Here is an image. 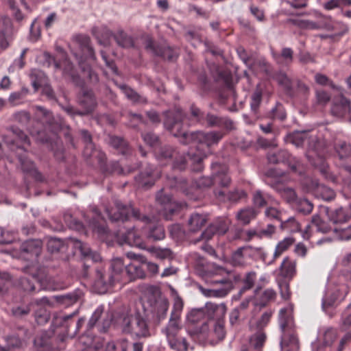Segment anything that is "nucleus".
<instances>
[{
  "label": "nucleus",
  "instance_id": "obj_1",
  "mask_svg": "<svg viewBox=\"0 0 351 351\" xmlns=\"http://www.w3.org/2000/svg\"><path fill=\"white\" fill-rule=\"evenodd\" d=\"M182 113L180 110H178L176 115L174 117L173 112H165V119L164 125L169 130L173 129L179 130L180 121H183ZM175 136L180 138V141L182 144H194L195 150L191 147L187 154V158L191 162L192 170L194 171H200L203 169L202 161L206 156L204 147L208 149V147L217 144L223 138V133L221 132H203L197 131L194 132H186L178 130L173 133Z\"/></svg>",
  "mask_w": 351,
  "mask_h": 351
},
{
  "label": "nucleus",
  "instance_id": "obj_2",
  "mask_svg": "<svg viewBox=\"0 0 351 351\" xmlns=\"http://www.w3.org/2000/svg\"><path fill=\"white\" fill-rule=\"evenodd\" d=\"M106 213L112 221H124L129 219L130 215L137 220L145 223L143 227L144 235L152 241H160L165 237L164 227L160 225L155 217L152 219L145 215H141L138 210L130 205H123L120 202H114V207L110 210L106 208Z\"/></svg>",
  "mask_w": 351,
  "mask_h": 351
},
{
  "label": "nucleus",
  "instance_id": "obj_3",
  "mask_svg": "<svg viewBox=\"0 0 351 351\" xmlns=\"http://www.w3.org/2000/svg\"><path fill=\"white\" fill-rule=\"evenodd\" d=\"M307 136L308 134L305 132H297L292 136V143L298 147L307 142L308 149L306 157L308 160L313 165L319 168L326 179L333 183H337L339 178L329 172L328 165L324 160V157L328 153L330 145L327 144L325 139L317 140L315 138L309 139Z\"/></svg>",
  "mask_w": 351,
  "mask_h": 351
},
{
  "label": "nucleus",
  "instance_id": "obj_4",
  "mask_svg": "<svg viewBox=\"0 0 351 351\" xmlns=\"http://www.w3.org/2000/svg\"><path fill=\"white\" fill-rule=\"evenodd\" d=\"M111 273L107 276L103 274L100 269H97V279L95 285L103 287V289L99 293L105 292L108 285H112L117 282H126L127 281L134 280L136 278H143L145 276L144 269L135 263H129L124 265L122 258H113L110 265Z\"/></svg>",
  "mask_w": 351,
  "mask_h": 351
},
{
  "label": "nucleus",
  "instance_id": "obj_5",
  "mask_svg": "<svg viewBox=\"0 0 351 351\" xmlns=\"http://www.w3.org/2000/svg\"><path fill=\"white\" fill-rule=\"evenodd\" d=\"M171 290L174 295L173 305L169 320L165 328L162 329V332L165 335L171 348L177 351H186L188 349L186 339L184 337H178V333L182 329L181 314L184 303L176 291L171 287Z\"/></svg>",
  "mask_w": 351,
  "mask_h": 351
},
{
  "label": "nucleus",
  "instance_id": "obj_6",
  "mask_svg": "<svg viewBox=\"0 0 351 351\" xmlns=\"http://www.w3.org/2000/svg\"><path fill=\"white\" fill-rule=\"evenodd\" d=\"M4 142L12 150L16 151L23 171L29 173L36 180H42V176L35 168L33 162L28 159L23 153L25 150V145H29V141L27 135L18 128H12L10 136L4 138Z\"/></svg>",
  "mask_w": 351,
  "mask_h": 351
},
{
  "label": "nucleus",
  "instance_id": "obj_7",
  "mask_svg": "<svg viewBox=\"0 0 351 351\" xmlns=\"http://www.w3.org/2000/svg\"><path fill=\"white\" fill-rule=\"evenodd\" d=\"M114 323L121 326L122 330L138 337L150 335L145 311L126 312L114 317Z\"/></svg>",
  "mask_w": 351,
  "mask_h": 351
},
{
  "label": "nucleus",
  "instance_id": "obj_8",
  "mask_svg": "<svg viewBox=\"0 0 351 351\" xmlns=\"http://www.w3.org/2000/svg\"><path fill=\"white\" fill-rule=\"evenodd\" d=\"M293 306L289 304L279 312V325L281 330L280 346L281 351H298L299 341L295 332Z\"/></svg>",
  "mask_w": 351,
  "mask_h": 351
},
{
  "label": "nucleus",
  "instance_id": "obj_9",
  "mask_svg": "<svg viewBox=\"0 0 351 351\" xmlns=\"http://www.w3.org/2000/svg\"><path fill=\"white\" fill-rule=\"evenodd\" d=\"M212 272L217 277L213 280V282L221 285L222 287L219 289H206L201 287L200 291L206 297L223 298L232 289L234 283L237 280V277L232 271L216 265H213Z\"/></svg>",
  "mask_w": 351,
  "mask_h": 351
},
{
  "label": "nucleus",
  "instance_id": "obj_10",
  "mask_svg": "<svg viewBox=\"0 0 351 351\" xmlns=\"http://www.w3.org/2000/svg\"><path fill=\"white\" fill-rule=\"evenodd\" d=\"M271 317V312L266 311L261 317L252 318L250 320V328L252 331H256V333L250 337V346L242 347L241 351H260L259 348L263 346L266 339V335L263 329L267 325Z\"/></svg>",
  "mask_w": 351,
  "mask_h": 351
},
{
  "label": "nucleus",
  "instance_id": "obj_11",
  "mask_svg": "<svg viewBox=\"0 0 351 351\" xmlns=\"http://www.w3.org/2000/svg\"><path fill=\"white\" fill-rule=\"evenodd\" d=\"M211 177H202L199 179L197 182L199 187H208L213 184L226 187L230 184V178L228 174L226 165L215 162L211 165Z\"/></svg>",
  "mask_w": 351,
  "mask_h": 351
},
{
  "label": "nucleus",
  "instance_id": "obj_12",
  "mask_svg": "<svg viewBox=\"0 0 351 351\" xmlns=\"http://www.w3.org/2000/svg\"><path fill=\"white\" fill-rule=\"evenodd\" d=\"M337 336V333L335 329H326L324 334V344L318 346L317 343H313V351H342L350 336L346 335L339 341H336Z\"/></svg>",
  "mask_w": 351,
  "mask_h": 351
},
{
  "label": "nucleus",
  "instance_id": "obj_13",
  "mask_svg": "<svg viewBox=\"0 0 351 351\" xmlns=\"http://www.w3.org/2000/svg\"><path fill=\"white\" fill-rule=\"evenodd\" d=\"M306 192L312 193L315 197L324 201H331L335 197V192L324 184H320L317 180L306 178L302 182Z\"/></svg>",
  "mask_w": 351,
  "mask_h": 351
},
{
  "label": "nucleus",
  "instance_id": "obj_14",
  "mask_svg": "<svg viewBox=\"0 0 351 351\" xmlns=\"http://www.w3.org/2000/svg\"><path fill=\"white\" fill-rule=\"evenodd\" d=\"M348 291V287L345 284L335 285L332 282H328L322 299V308L326 311V308L332 306L336 301L343 300Z\"/></svg>",
  "mask_w": 351,
  "mask_h": 351
},
{
  "label": "nucleus",
  "instance_id": "obj_15",
  "mask_svg": "<svg viewBox=\"0 0 351 351\" xmlns=\"http://www.w3.org/2000/svg\"><path fill=\"white\" fill-rule=\"evenodd\" d=\"M156 202L160 206L159 215L166 219H171L172 215L179 208L185 206V204L178 202L171 199V196L166 194L163 191H159L156 195Z\"/></svg>",
  "mask_w": 351,
  "mask_h": 351
},
{
  "label": "nucleus",
  "instance_id": "obj_16",
  "mask_svg": "<svg viewBox=\"0 0 351 351\" xmlns=\"http://www.w3.org/2000/svg\"><path fill=\"white\" fill-rule=\"evenodd\" d=\"M150 311L159 321L165 318L169 308L167 299L159 291H155L147 300Z\"/></svg>",
  "mask_w": 351,
  "mask_h": 351
},
{
  "label": "nucleus",
  "instance_id": "obj_17",
  "mask_svg": "<svg viewBox=\"0 0 351 351\" xmlns=\"http://www.w3.org/2000/svg\"><path fill=\"white\" fill-rule=\"evenodd\" d=\"M53 304V301L47 297L32 300L30 306L32 311L34 313V317L38 324H43L48 322L49 314L46 308L47 306H51Z\"/></svg>",
  "mask_w": 351,
  "mask_h": 351
},
{
  "label": "nucleus",
  "instance_id": "obj_18",
  "mask_svg": "<svg viewBox=\"0 0 351 351\" xmlns=\"http://www.w3.org/2000/svg\"><path fill=\"white\" fill-rule=\"evenodd\" d=\"M332 226L326 221L322 213L319 215H313L311 223L306 226L305 230L302 232V237L304 239L308 240L314 231L321 233H327L333 230Z\"/></svg>",
  "mask_w": 351,
  "mask_h": 351
},
{
  "label": "nucleus",
  "instance_id": "obj_19",
  "mask_svg": "<svg viewBox=\"0 0 351 351\" xmlns=\"http://www.w3.org/2000/svg\"><path fill=\"white\" fill-rule=\"evenodd\" d=\"M156 158L159 162L163 160L170 159L175 157L173 167L182 170L185 168V163L187 158L184 156H180L178 158V152L170 146H164L160 147L158 151L155 152Z\"/></svg>",
  "mask_w": 351,
  "mask_h": 351
},
{
  "label": "nucleus",
  "instance_id": "obj_20",
  "mask_svg": "<svg viewBox=\"0 0 351 351\" xmlns=\"http://www.w3.org/2000/svg\"><path fill=\"white\" fill-rule=\"evenodd\" d=\"M117 237L120 245L128 244L130 246L146 249L142 237L135 227L130 228L125 233L122 234L121 237L120 233H117Z\"/></svg>",
  "mask_w": 351,
  "mask_h": 351
},
{
  "label": "nucleus",
  "instance_id": "obj_21",
  "mask_svg": "<svg viewBox=\"0 0 351 351\" xmlns=\"http://www.w3.org/2000/svg\"><path fill=\"white\" fill-rule=\"evenodd\" d=\"M323 212L327 217V219L332 223L333 225L336 226L343 224L350 218L349 210L343 207L335 209L324 208Z\"/></svg>",
  "mask_w": 351,
  "mask_h": 351
},
{
  "label": "nucleus",
  "instance_id": "obj_22",
  "mask_svg": "<svg viewBox=\"0 0 351 351\" xmlns=\"http://www.w3.org/2000/svg\"><path fill=\"white\" fill-rule=\"evenodd\" d=\"M228 229V223L225 220H221L210 224L200 235V237L195 241L194 243L199 241L200 239L208 241L215 234L221 235L225 234Z\"/></svg>",
  "mask_w": 351,
  "mask_h": 351
},
{
  "label": "nucleus",
  "instance_id": "obj_23",
  "mask_svg": "<svg viewBox=\"0 0 351 351\" xmlns=\"http://www.w3.org/2000/svg\"><path fill=\"white\" fill-rule=\"evenodd\" d=\"M73 245L75 249L79 250L81 252L85 261V267H89L88 262L90 261L93 263H97L101 260V256L99 253L92 251L87 244L83 243L81 241L77 239L73 240Z\"/></svg>",
  "mask_w": 351,
  "mask_h": 351
},
{
  "label": "nucleus",
  "instance_id": "obj_24",
  "mask_svg": "<svg viewBox=\"0 0 351 351\" xmlns=\"http://www.w3.org/2000/svg\"><path fill=\"white\" fill-rule=\"evenodd\" d=\"M159 177V171L154 170L153 167L149 165L145 171L141 172V173L136 177V182L138 186L148 188L152 186L156 180Z\"/></svg>",
  "mask_w": 351,
  "mask_h": 351
},
{
  "label": "nucleus",
  "instance_id": "obj_25",
  "mask_svg": "<svg viewBox=\"0 0 351 351\" xmlns=\"http://www.w3.org/2000/svg\"><path fill=\"white\" fill-rule=\"evenodd\" d=\"M12 33L11 19L3 16L0 19V53L9 46L8 38Z\"/></svg>",
  "mask_w": 351,
  "mask_h": 351
},
{
  "label": "nucleus",
  "instance_id": "obj_26",
  "mask_svg": "<svg viewBox=\"0 0 351 351\" xmlns=\"http://www.w3.org/2000/svg\"><path fill=\"white\" fill-rule=\"evenodd\" d=\"M350 101L344 97H341L339 102L335 103L331 108L332 114L338 118L350 121Z\"/></svg>",
  "mask_w": 351,
  "mask_h": 351
},
{
  "label": "nucleus",
  "instance_id": "obj_27",
  "mask_svg": "<svg viewBox=\"0 0 351 351\" xmlns=\"http://www.w3.org/2000/svg\"><path fill=\"white\" fill-rule=\"evenodd\" d=\"M203 308L205 314H207L209 318L218 321L224 317L227 310L226 306L223 303L215 304L212 302H206Z\"/></svg>",
  "mask_w": 351,
  "mask_h": 351
},
{
  "label": "nucleus",
  "instance_id": "obj_28",
  "mask_svg": "<svg viewBox=\"0 0 351 351\" xmlns=\"http://www.w3.org/2000/svg\"><path fill=\"white\" fill-rule=\"evenodd\" d=\"M42 243L39 240H28L24 242L21 247L23 256L27 254L33 260L38 256L41 251Z\"/></svg>",
  "mask_w": 351,
  "mask_h": 351
},
{
  "label": "nucleus",
  "instance_id": "obj_29",
  "mask_svg": "<svg viewBox=\"0 0 351 351\" xmlns=\"http://www.w3.org/2000/svg\"><path fill=\"white\" fill-rule=\"evenodd\" d=\"M215 197L220 201L229 200L232 202H237L240 199L246 197V193L243 190L234 189L230 191L228 195L222 190L215 191Z\"/></svg>",
  "mask_w": 351,
  "mask_h": 351
},
{
  "label": "nucleus",
  "instance_id": "obj_30",
  "mask_svg": "<svg viewBox=\"0 0 351 351\" xmlns=\"http://www.w3.org/2000/svg\"><path fill=\"white\" fill-rule=\"evenodd\" d=\"M207 215L204 213H193L188 222L189 230L192 232L199 231L206 223Z\"/></svg>",
  "mask_w": 351,
  "mask_h": 351
},
{
  "label": "nucleus",
  "instance_id": "obj_31",
  "mask_svg": "<svg viewBox=\"0 0 351 351\" xmlns=\"http://www.w3.org/2000/svg\"><path fill=\"white\" fill-rule=\"evenodd\" d=\"M260 210L254 207H245L237 213V219L243 224H248L255 219Z\"/></svg>",
  "mask_w": 351,
  "mask_h": 351
},
{
  "label": "nucleus",
  "instance_id": "obj_32",
  "mask_svg": "<svg viewBox=\"0 0 351 351\" xmlns=\"http://www.w3.org/2000/svg\"><path fill=\"white\" fill-rule=\"evenodd\" d=\"M80 104L84 108V110L82 112L84 114L92 112L96 106L95 99L92 91H84L80 99Z\"/></svg>",
  "mask_w": 351,
  "mask_h": 351
},
{
  "label": "nucleus",
  "instance_id": "obj_33",
  "mask_svg": "<svg viewBox=\"0 0 351 351\" xmlns=\"http://www.w3.org/2000/svg\"><path fill=\"white\" fill-rule=\"evenodd\" d=\"M31 84L36 91L47 82L45 74L39 69H32L29 73Z\"/></svg>",
  "mask_w": 351,
  "mask_h": 351
},
{
  "label": "nucleus",
  "instance_id": "obj_34",
  "mask_svg": "<svg viewBox=\"0 0 351 351\" xmlns=\"http://www.w3.org/2000/svg\"><path fill=\"white\" fill-rule=\"evenodd\" d=\"M244 255L247 257V259H261L263 261H265L267 254L263 248L254 247L250 245L244 246Z\"/></svg>",
  "mask_w": 351,
  "mask_h": 351
},
{
  "label": "nucleus",
  "instance_id": "obj_35",
  "mask_svg": "<svg viewBox=\"0 0 351 351\" xmlns=\"http://www.w3.org/2000/svg\"><path fill=\"white\" fill-rule=\"evenodd\" d=\"M146 47L147 49L153 50L156 55L160 56L164 58L168 59L169 60H173L178 56V53L176 51H174L169 47H164L163 49H160V51L154 49V45L152 40L147 41Z\"/></svg>",
  "mask_w": 351,
  "mask_h": 351
},
{
  "label": "nucleus",
  "instance_id": "obj_36",
  "mask_svg": "<svg viewBox=\"0 0 351 351\" xmlns=\"http://www.w3.org/2000/svg\"><path fill=\"white\" fill-rule=\"evenodd\" d=\"M342 176L350 177L349 179H343V187L341 189L343 195L346 199H349L351 197V166L345 167Z\"/></svg>",
  "mask_w": 351,
  "mask_h": 351
},
{
  "label": "nucleus",
  "instance_id": "obj_37",
  "mask_svg": "<svg viewBox=\"0 0 351 351\" xmlns=\"http://www.w3.org/2000/svg\"><path fill=\"white\" fill-rule=\"evenodd\" d=\"M123 94L132 101L136 104H145L147 103V99L140 95H138L134 90L128 87L125 85H121L120 86Z\"/></svg>",
  "mask_w": 351,
  "mask_h": 351
},
{
  "label": "nucleus",
  "instance_id": "obj_38",
  "mask_svg": "<svg viewBox=\"0 0 351 351\" xmlns=\"http://www.w3.org/2000/svg\"><path fill=\"white\" fill-rule=\"evenodd\" d=\"M281 274L287 278H291L295 271V263L288 257L283 259L280 267Z\"/></svg>",
  "mask_w": 351,
  "mask_h": 351
},
{
  "label": "nucleus",
  "instance_id": "obj_39",
  "mask_svg": "<svg viewBox=\"0 0 351 351\" xmlns=\"http://www.w3.org/2000/svg\"><path fill=\"white\" fill-rule=\"evenodd\" d=\"M294 240L292 237H286L281 241H280L275 249V252L273 254L274 259L269 261L268 263L271 264L274 260L278 257H279L285 250H287L292 244L293 243Z\"/></svg>",
  "mask_w": 351,
  "mask_h": 351
},
{
  "label": "nucleus",
  "instance_id": "obj_40",
  "mask_svg": "<svg viewBox=\"0 0 351 351\" xmlns=\"http://www.w3.org/2000/svg\"><path fill=\"white\" fill-rule=\"evenodd\" d=\"M147 250L158 259H171L173 258L172 252L169 248L150 247L147 248Z\"/></svg>",
  "mask_w": 351,
  "mask_h": 351
},
{
  "label": "nucleus",
  "instance_id": "obj_41",
  "mask_svg": "<svg viewBox=\"0 0 351 351\" xmlns=\"http://www.w3.org/2000/svg\"><path fill=\"white\" fill-rule=\"evenodd\" d=\"M79 44L82 48L83 53L90 58H95L94 51L90 45V38L86 36H80L78 37Z\"/></svg>",
  "mask_w": 351,
  "mask_h": 351
},
{
  "label": "nucleus",
  "instance_id": "obj_42",
  "mask_svg": "<svg viewBox=\"0 0 351 351\" xmlns=\"http://www.w3.org/2000/svg\"><path fill=\"white\" fill-rule=\"evenodd\" d=\"M293 54L291 48L285 47L282 49L280 54H273V56L278 64H289L293 60Z\"/></svg>",
  "mask_w": 351,
  "mask_h": 351
},
{
  "label": "nucleus",
  "instance_id": "obj_43",
  "mask_svg": "<svg viewBox=\"0 0 351 351\" xmlns=\"http://www.w3.org/2000/svg\"><path fill=\"white\" fill-rule=\"evenodd\" d=\"M293 208L299 213L304 215L309 214L313 208L311 202L306 198H298L295 202Z\"/></svg>",
  "mask_w": 351,
  "mask_h": 351
},
{
  "label": "nucleus",
  "instance_id": "obj_44",
  "mask_svg": "<svg viewBox=\"0 0 351 351\" xmlns=\"http://www.w3.org/2000/svg\"><path fill=\"white\" fill-rule=\"evenodd\" d=\"M36 115L37 117L41 119V121L44 123L49 124V125H53L54 118L51 113L40 106H35Z\"/></svg>",
  "mask_w": 351,
  "mask_h": 351
},
{
  "label": "nucleus",
  "instance_id": "obj_45",
  "mask_svg": "<svg viewBox=\"0 0 351 351\" xmlns=\"http://www.w3.org/2000/svg\"><path fill=\"white\" fill-rule=\"evenodd\" d=\"M245 247H242L235 251L231 257V262L234 266L244 265L247 263V257L244 255Z\"/></svg>",
  "mask_w": 351,
  "mask_h": 351
},
{
  "label": "nucleus",
  "instance_id": "obj_46",
  "mask_svg": "<svg viewBox=\"0 0 351 351\" xmlns=\"http://www.w3.org/2000/svg\"><path fill=\"white\" fill-rule=\"evenodd\" d=\"M110 144L112 147L119 150L122 154H126L129 152L126 141L121 137L111 136L110 138Z\"/></svg>",
  "mask_w": 351,
  "mask_h": 351
},
{
  "label": "nucleus",
  "instance_id": "obj_47",
  "mask_svg": "<svg viewBox=\"0 0 351 351\" xmlns=\"http://www.w3.org/2000/svg\"><path fill=\"white\" fill-rule=\"evenodd\" d=\"M27 93V88H23L19 91L12 93L9 96L8 101L12 106H19L23 102Z\"/></svg>",
  "mask_w": 351,
  "mask_h": 351
},
{
  "label": "nucleus",
  "instance_id": "obj_48",
  "mask_svg": "<svg viewBox=\"0 0 351 351\" xmlns=\"http://www.w3.org/2000/svg\"><path fill=\"white\" fill-rule=\"evenodd\" d=\"M332 146L341 159L351 156V146L345 142L339 141Z\"/></svg>",
  "mask_w": 351,
  "mask_h": 351
},
{
  "label": "nucleus",
  "instance_id": "obj_49",
  "mask_svg": "<svg viewBox=\"0 0 351 351\" xmlns=\"http://www.w3.org/2000/svg\"><path fill=\"white\" fill-rule=\"evenodd\" d=\"M114 39L117 43L124 48H130L134 46L133 38L125 34L123 32H120L114 36Z\"/></svg>",
  "mask_w": 351,
  "mask_h": 351
},
{
  "label": "nucleus",
  "instance_id": "obj_50",
  "mask_svg": "<svg viewBox=\"0 0 351 351\" xmlns=\"http://www.w3.org/2000/svg\"><path fill=\"white\" fill-rule=\"evenodd\" d=\"M333 232L339 240L348 241L351 239V224L346 227H334Z\"/></svg>",
  "mask_w": 351,
  "mask_h": 351
},
{
  "label": "nucleus",
  "instance_id": "obj_51",
  "mask_svg": "<svg viewBox=\"0 0 351 351\" xmlns=\"http://www.w3.org/2000/svg\"><path fill=\"white\" fill-rule=\"evenodd\" d=\"M270 197L267 195H265L261 191H257L254 193L253 195V204L254 208L258 209V208L263 207L267 204L268 199Z\"/></svg>",
  "mask_w": 351,
  "mask_h": 351
},
{
  "label": "nucleus",
  "instance_id": "obj_52",
  "mask_svg": "<svg viewBox=\"0 0 351 351\" xmlns=\"http://www.w3.org/2000/svg\"><path fill=\"white\" fill-rule=\"evenodd\" d=\"M255 280H256V273L255 272L248 273L246 275L245 278L244 280V287H243L242 289L240 290V291L239 292V293L237 295H235L233 296V299L236 300H239L240 296L241 295L242 293L245 290L250 289L253 287Z\"/></svg>",
  "mask_w": 351,
  "mask_h": 351
},
{
  "label": "nucleus",
  "instance_id": "obj_53",
  "mask_svg": "<svg viewBox=\"0 0 351 351\" xmlns=\"http://www.w3.org/2000/svg\"><path fill=\"white\" fill-rule=\"evenodd\" d=\"M281 227L291 232H295L300 230L301 226L294 217H289L287 219H284L281 223Z\"/></svg>",
  "mask_w": 351,
  "mask_h": 351
},
{
  "label": "nucleus",
  "instance_id": "obj_54",
  "mask_svg": "<svg viewBox=\"0 0 351 351\" xmlns=\"http://www.w3.org/2000/svg\"><path fill=\"white\" fill-rule=\"evenodd\" d=\"M289 154L287 151L281 150L278 153H269L267 155L268 161L270 163H278L285 162V160H288Z\"/></svg>",
  "mask_w": 351,
  "mask_h": 351
},
{
  "label": "nucleus",
  "instance_id": "obj_55",
  "mask_svg": "<svg viewBox=\"0 0 351 351\" xmlns=\"http://www.w3.org/2000/svg\"><path fill=\"white\" fill-rule=\"evenodd\" d=\"M290 21L304 29H317L321 27L319 23L309 20H290Z\"/></svg>",
  "mask_w": 351,
  "mask_h": 351
},
{
  "label": "nucleus",
  "instance_id": "obj_56",
  "mask_svg": "<svg viewBox=\"0 0 351 351\" xmlns=\"http://www.w3.org/2000/svg\"><path fill=\"white\" fill-rule=\"evenodd\" d=\"M169 233L171 237L176 241L182 240L185 237V231L178 223L173 224L169 227Z\"/></svg>",
  "mask_w": 351,
  "mask_h": 351
},
{
  "label": "nucleus",
  "instance_id": "obj_57",
  "mask_svg": "<svg viewBox=\"0 0 351 351\" xmlns=\"http://www.w3.org/2000/svg\"><path fill=\"white\" fill-rule=\"evenodd\" d=\"M204 315L205 313L203 308H195L187 314L186 319L191 323H196L202 320Z\"/></svg>",
  "mask_w": 351,
  "mask_h": 351
},
{
  "label": "nucleus",
  "instance_id": "obj_58",
  "mask_svg": "<svg viewBox=\"0 0 351 351\" xmlns=\"http://www.w3.org/2000/svg\"><path fill=\"white\" fill-rule=\"evenodd\" d=\"M280 193L281 196L293 206L298 199L295 191L291 188H284Z\"/></svg>",
  "mask_w": 351,
  "mask_h": 351
},
{
  "label": "nucleus",
  "instance_id": "obj_59",
  "mask_svg": "<svg viewBox=\"0 0 351 351\" xmlns=\"http://www.w3.org/2000/svg\"><path fill=\"white\" fill-rule=\"evenodd\" d=\"M27 51V49H24L21 51L20 56L14 60L13 63L9 68L10 71H14L16 69H21L24 66V65H25L24 56H25Z\"/></svg>",
  "mask_w": 351,
  "mask_h": 351
},
{
  "label": "nucleus",
  "instance_id": "obj_60",
  "mask_svg": "<svg viewBox=\"0 0 351 351\" xmlns=\"http://www.w3.org/2000/svg\"><path fill=\"white\" fill-rule=\"evenodd\" d=\"M63 245V241L57 238H50L47 241V249L51 252L59 251Z\"/></svg>",
  "mask_w": 351,
  "mask_h": 351
},
{
  "label": "nucleus",
  "instance_id": "obj_61",
  "mask_svg": "<svg viewBox=\"0 0 351 351\" xmlns=\"http://www.w3.org/2000/svg\"><path fill=\"white\" fill-rule=\"evenodd\" d=\"M265 216L269 219H276L281 223L284 221L282 213L274 207H268L265 210Z\"/></svg>",
  "mask_w": 351,
  "mask_h": 351
},
{
  "label": "nucleus",
  "instance_id": "obj_62",
  "mask_svg": "<svg viewBox=\"0 0 351 351\" xmlns=\"http://www.w3.org/2000/svg\"><path fill=\"white\" fill-rule=\"evenodd\" d=\"M144 142L152 147H156L159 144L158 137L154 133L147 132L142 134Z\"/></svg>",
  "mask_w": 351,
  "mask_h": 351
},
{
  "label": "nucleus",
  "instance_id": "obj_63",
  "mask_svg": "<svg viewBox=\"0 0 351 351\" xmlns=\"http://www.w3.org/2000/svg\"><path fill=\"white\" fill-rule=\"evenodd\" d=\"M35 351H49L47 340L43 337H36L34 339Z\"/></svg>",
  "mask_w": 351,
  "mask_h": 351
},
{
  "label": "nucleus",
  "instance_id": "obj_64",
  "mask_svg": "<svg viewBox=\"0 0 351 351\" xmlns=\"http://www.w3.org/2000/svg\"><path fill=\"white\" fill-rule=\"evenodd\" d=\"M81 134H82V138L84 140V142L85 143L84 154L85 156H88L91 155L90 153L88 152V149L93 148V143H92L91 136H90V134L86 130H82Z\"/></svg>",
  "mask_w": 351,
  "mask_h": 351
}]
</instances>
